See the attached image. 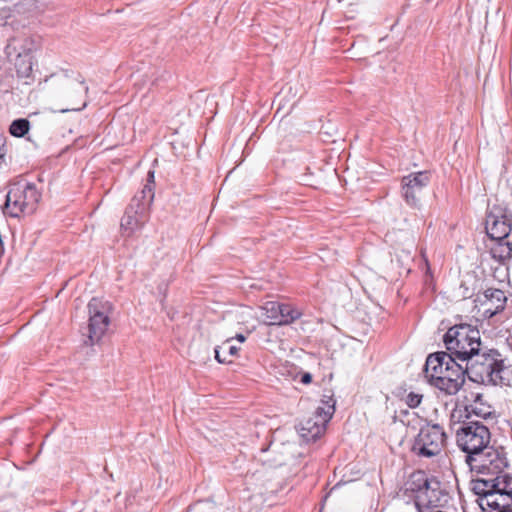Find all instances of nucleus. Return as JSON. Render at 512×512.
Masks as SVG:
<instances>
[{
  "label": "nucleus",
  "instance_id": "f257e3e1",
  "mask_svg": "<svg viewBox=\"0 0 512 512\" xmlns=\"http://www.w3.org/2000/svg\"><path fill=\"white\" fill-rule=\"evenodd\" d=\"M446 352L430 354L425 362L428 382L447 395H455L465 383L466 366Z\"/></svg>",
  "mask_w": 512,
  "mask_h": 512
},
{
  "label": "nucleus",
  "instance_id": "aec40b11",
  "mask_svg": "<svg viewBox=\"0 0 512 512\" xmlns=\"http://www.w3.org/2000/svg\"><path fill=\"white\" fill-rule=\"evenodd\" d=\"M30 128V123L27 119L20 118L14 120L9 128V132L11 135L15 137H23L25 134L28 133Z\"/></svg>",
  "mask_w": 512,
  "mask_h": 512
},
{
  "label": "nucleus",
  "instance_id": "bb28decb",
  "mask_svg": "<svg viewBox=\"0 0 512 512\" xmlns=\"http://www.w3.org/2000/svg\"><path fill=\"white\" fill-rule=\"evenodd\" d=\"M85 107H86V102H84L80 107H73V108H70V109H62L61 112L80 111V110H82Z\"/></svg>",
  "mask_w": 512,
  "mask_h": 512
},
{
  "label": "nucleus",
  "instance_id": "1a4fd4ad",
  "mask_svg": "<svg viewBox=\"0 0 512 512\" xmlns=\"http://www.w3.org/2000/svg\"><path fill=\"white\" fill-rule=\"evenodd\" d=\"M430 183V174L427 171L410 173L401 179V195L408 206L420 208L424 189Z\"/></svg>",
  "mask_w": 512,
  "mask_h": 512
},
{
  "label": "nucleus",
  "instance_id": "412c9836",
  "mask_svg": "<svg viewBox=\"0 0 512 512\" xmlns=\"http://www.w3.org/2000/svg\"><path fill=\"white\" fill-rule=\"evenodd\" d=\"M335 412V408H333V403L330 405H322L319 406L315 411V416L317 419L322 420L326 425L332 418L333 414Z\"/></svg>",
  "mask_w": 512,
  "mask_h": 512
},
{
  "label": "nucleus",
  "instance_id": "72a5a7b5",
  "mask_svg": "<svg viewBox=\"0 0 512 512\" xmlns=\"http://www.w3.org/2000/svg\"><path fill=\"white\" fill-rule=\"evenodd\" d=\"M424 1H425V2H427V3H429V2H431L432 0H424Z\"/></svg>",
  "mask_w": 512,
  "mask_h": 512
},
{
  "label": "nucleus",
  "instance_id": "6e6552de",
  "mask_svg": "<svg viewBox=\"0 0 512 512\" xmlns=\"http://www.w3.org/2000/svg\"><path fill=\"white\" fill-rule=\"evenodd\" d=\"M446 441V433L440 424L426 423L420 428L411 450L419 457L431 458L441 453Z\"/></svg>",
  "mask_w": 512,
  "mask_h": 512
},
{
  "label": "nucleus",
  "instance_id": "f03ea898",
  "mask_svg": "<svg viewBox=\"0 0 512 512\" xmlns=\"http://www.w3.org/2000/svg\"><path fill=\"white\" fill-rule=\"evenodd\" d=\"M471 490L478 496L477 503L484 512L512 506V475L509 473L472 479Z\"/></svg>",
  "mask_w": 512,
  "mask_h": 512
},
{
  "label": "nucleus",
  "instance_id": "473e14b6",
  "mask_svg": "<svg viewBox=\"0 0 512 512\" xmlns=\"http://www.w3.org/2000/svg\"><path fill=\"white\" fill-rule=\"evenodd\" d=\"M166 290H167V285H164V288H163V294L165 295L166 293Z\"/></svg>",
  "mask_w": 512,
  "mask_h": 512
},
{
  "label": "nucleus",
  "instance_id": "39448f33",
  "mask_svg": "<svg viewBox=\"0 0 512 512\" xmlns=\"http://www.w3.org/2000/svg\"><path fill=\"white\" fill-rule=\"evenodd\" d=\"M472 473L492 477L505 472L509 466L507 452L503 446L489 445L474 456H465Z\"/></svg>",
  "mask_w": 512,
  "mask_h": 512
},
{
  "label": "nucleus",
  "instance_id": "0eeeda50",
  "mask_svg": "<svg viewBox=\"0 0 512 512\" xmlns=\"http://www.w3.org/2000/svg\"><path fill=\"white\" fill-rule=\"evenodd\" d=\"M491 442L489 428L480 421H464L456 431L457 446L466 453L474 456L483 451Z\"/></svg>",
  "mask_w": 512,
  "mask_h": 512
},
{
  "label": "nucleus",
  "instance_id": "423d86ee",
  "mask_svg": "<svg viewBox=\"0 0 512 512\" xmlns=\"http://www.w3.org/2000/svg\"><path fill=\"white\" fill-rule=\"evenodd\" d=\"M41 199V192L34 183H16L7 193L5 211L11 217L32 214Z\"/></svg>",
  "mask_w": 512,
  "mask_h": 512
},
{
  "label": "nucleus",
  "instance_id": "5701e85b",
  "mask_svg": "<svg viewBox=\"0 0 512 512\" xmlns=\"http://www.w3.org/2000/svg\"><path fill=\"white\" fill-rule=\"evenodd\" d=\"M232 340L233 338L227 339L226 342L223 344V347L227 350L230 356H235L237 355L239 348L234 345H230Z\"/></svg>",
  "mask_w": 512,
  "mask_h": 512
},
{
  "label": "nucleus",
  "instance_id": "7ed1b4c3",
  "mask_svg": "<svg viewBox=\"0 0 512 512\" xmlns=\"http://www.w3.org/2000/svg\"><path fill=\"white\" fill-rule=\"evenodd\" d=\"M468 378L480 384L497 385L502 382L504 361L496 349L482 347L465 362Z\"/></svg>",
  "mask_w": 512,
  "mask_h": 512
},
{
  "label": "nucleus",
  "instance_id": "20e7f679",
  "mask_svg": "<svg viewBox=\"0 0 512 512\" xmlns=\"http://www.w3.org/2000/svg\"><path fill=\"white\" fill-rule=\"evenodd\" d=\"M444 344L453 358L464 363L483 347L480 331L470 324H458L450 327L444 335Z\"/></svg>",
  "mask_w": 512,
  "mask_h": 512
},
{
  "label": "nucleus",
  "instance_id": "a211bd4d",
  "mask_svg": "<svg viewBox=\"0 0 512 512\" xmlns=\"http://www.w3.org/2000/svg\"><path fill=\"white\" fill-rule=\"evenodd\" d=\"M429 480L430 478H428L423 471L414 472L406 483V491L411 492L415 498L420 495L421 492H424Z\"/></svg>",
  "mask_w": 512,
  "mask_h": 512
},
{
  "label": "nucleus",
  "instance_id": "f8f14e48",
  "mask_svg": "<svg viewBox=\"0 0 512 512\" xmlns=\"http://www.w3.org/2000/svg\"><path fill=\"white\" fill-rule=\"evenodd\" d=\"M263 310L270 325H288L302 315V312L293 305L277 301L265 303Z\"/></svg>",
  "mask_w": 512,
  "mask_h": 512
},
{
  "label": "nucleus",
  "instance_id": "6ab92c4d",
  "mask_svg": "<svg viewBox=\"0 0 512 512\" xmlns=\"http://www.w3.org/2000/svg\"><path fill=\"white\" fill-rule=\"evenodd\" d=\"M492 257L504 262L512 257V242L505 240L496 241L491 248Z\"/></svg>",
  "mask_w": 512,
  "mask_h": 512
},
{
  "label": "nucleus",
  "instance_id": "2f4dec72",
  "mask_svg": "<svg viewBox=\"0 0 512 512\" xmlns=\"http://www.w3.org/2000/svg\"><path fill=\"white\" fill-rule=\"evenodd\" d=\"M31 71V64L29 63V65L25 68V71H24V74L25 75H28V73Z\"/></svg>",
  "mask_w": 512,
  "mask_h": 512
},
{
  "label": "nucleus",
  "instance_id": "ddd939ff",
  "mask_svg": "<svg viewBox=\"0 0 512 512\" xmlns=\"http://www.w3.org/2000/svg\"><path fill=\"white\" fill-rule=\"evenodd\" d=\"M448 494L441 487V483L436 478L432 477L428 481L424 492L415 497V506L418 512L442 506L447 502Z\"/></svg>",
  "mask_w": 512,
  "mask_h": 512
},
{
  "label": "nucleus",
  "instance_id": "393cba45",
  "mask_svg": "<svg viewBox=\"0 0 512 512\" xmlns=\"http://www.w3.org/2000/svg\"><path fill=\"white\" fill-rule=\"evenodd\" d=\"M221 349H224L223 346L221 347H217L215 348V359L219 362V363H229L230 360L227 359L226 356H222L221 353H220V350Z\"/></svg>",
  "mask_w": 512,
  "mask_h": 512
},
{
  "label": "nucleus",
  "instance_id": "4468645a",
  "mask_svg": "<svg viewBox=\"0 0 512 512\" xmlns=\"http://www.w3.org/2000/svg\"><path fill=\"white\" fill-rule=\"evenodd\" d=\"M148 213L144 212V208H136L134 204H129L121 219L120 229L125 237H131L135 232L142 229L147 221Z\"/></svg>",
  "mask_w": 512,
  "mask_h": 512
},
{
  "label": "nucleus",
  "instance_id": "7c9ffc66",
  "mask_svg": "<svg viewBox=\"0 0 512 512\" xmlns=\"http://www.w3.org/2000/svg\"><path fill=\"white\" fill-rule=\"evenodd\" d=\"M493 512H512V508H511V507H509V508H507V509H499V510H495V511H493Z\"/></svg>",
  "mask_w": 512,
  "mask_h": 512
},
{
  "label": "nucleus",
  "instance_id": "cd10ccee",
  "mask_svg": "<svg viewBox=\"0 0 512 512\" xmlns=\"http://www.w3.org/2000/svg\"><path fill=\"white\" fill-rule=\"evenodd\" d=\"M153 180H154V171H149L148 172V183L152 185Z\"/></svg>",
  "mask_w": 512,
  "mask_h": 512
},
{
  "label": "nucleus",
  "instance_id": "4be33fe9",
  "mask_svg": "<svg viewBox=\"0 0 512 512\" xmlns=\"http://www.w3.org/2000/svg\"><path fill=\"white\" fill-rule=\"evenodd\" d=\"M422 401V395L416 393H409L406 398V403L410 408H416Z\"/></svg>",
  "mask_w": 512,
  "mask_h": 512
},
{
  "label": "nucleus",
  "instance_id": "b1692460",
  "mask_svg": "<svg viewBox=\"0 0 512 512\" xmlns=\"http://www.w3.org/2000/svg\"><path fill=\"white\" fill-rule=\"evenodd\" d=\"M331 403H333V408H335L336 401L333 397V393L331 391H328L327 394L323 395V398L321 399V404L327 406L330 405Z\"/></svg>",
  "mask_w": 512,
  "mask_h": 512
},
{
  "label": "nucleus",
  "instance_id": "c756f323",
  "mask_svg": "<svg viewBox=\"0 0 512 512\" xmlns=\"http://www.w3.org/2000/svg\"><path fill=\"white\" fill-rule=\"evenodd\" d=\"M79 84L82 86V90L87 93L88 92V86L85 85V82L83 80L79 81Z\"/></svg>",
  "mask_w": 512,
  "mask_h": 512
},
{
  "label": "nucleus",
  "instance_id": "dca6fc26",
  "mask_svg": "<svg viewBox=\"0 0 512 512\" xmlns=\"http://www.w3.org/2000/svg\"><path fill=\"white\" fill-rule=\"evenodd\" d=\"M326 429V424L320 420L317 419L314 415L313 418L307 419L301 427V434L303 437H305L307 440H316L319 438Z\"/></svg>",
  "mask_w": 512,
  "mask_h": 512
},
{
  "label": "nucleus",
  "instance_id": "2eb2a0df",
  "mask_svg": "<svg viewBox=\"0 0 512 512\" xmlns=\"http://www.w3.org/2000/svg\"><path fill=\"white\" fill-rule=\"evenodd\" d=\"M480 306L483 309V316L492 318L499 312L503 311L507 297L500 289L489 288L483 293V299H479Z\"/></svg>",
  "mask_w": 512,
  "mask_h": 512
},
{
  "label": "nucleus",
  "instance_id": "a878e982",
  "mask_svg": "<svg viewBox=\"0 0 512 512\" xmlns=\"http://www.w3.org/2000/svg\"><path fill=\"white\" fill-rule=\"evenodd\" d=\"M311 381H312V375L310 373L306 372L301 375V379H300L301 383L309 384V383H311Z\"/></svg>",
  "mask_w": 512,
  "mask_h": 512
},
{
  "label": "nucleus",
  "instance_id": "9b49d317",
  "mask_svg": "<svg viewBox=\"0 0 512 512\" xmlns=\"http://www.w3.org/2000/svg\"><path fill=\"white\" fill-rule=\"evenodd\" d=\"M102 302L97 298H92L88 303L89 324H88V340L86 344L94 345L98 343L106 333L110 319L109 316L101 310Z\"/></svg>",
  "mask_w": 512,
  "mask_h": 512
},
{
  "label": "nucleus",
  "instance_id": "f3484780",
  "mask_svg": "<svg viewBox=\"0 0 512 512\" xmlns=\"http://www.w3.org/2000/svg\"><path fill=\"white\" fill-rule=\"evenodd\" d=\"M153 199H154L153 185L147 183L144 185L142 190L132 198L130 204H134V207H136L138 209L144 208V212L148 213L149 207H150Z\"/></svg>",
  "mask_w": 512,
  "mask_h": 512
},
{
  "label": "nucleus",
  "instance_id": "9d476101",
  "mask_svg": "<svg viewBox=\"0 0 512 512\" xmlns=\"http://www.w3.org/2000/svg\"><path fill=\"white\" fill-rule=\"evenodd\" d=\"M485 228L492 240L507 239L512 230V213L505 207L493 206L487 214Z\"/></svg>",
  "mask_w": 512,
  "mask_h": 512
},
{
  "label": "nucleus",
  "instance_id": "c85d7f7f",
  "mask_svg": "<svg viewBox=\"0 0 512 512\" xmlns=\"http://www.w3.org/2000/svg\"><path fill=\"white\" fill-rule=\"evenodd\" d=\"M235 339L238 340L239 342H244L246 337L243 334H237L235 336Z\"/></svg>",
  "mask_w": 512,
  "mask_h": 512
}]
</instances>
